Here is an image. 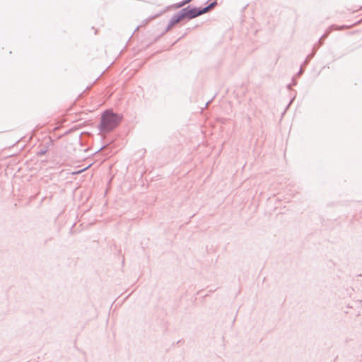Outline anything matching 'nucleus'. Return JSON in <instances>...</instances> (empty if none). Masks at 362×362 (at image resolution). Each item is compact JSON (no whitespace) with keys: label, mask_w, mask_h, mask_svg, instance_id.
<instances>
[{"label":"nucleus","mask_w":362,"mask_h":362,"mask_svg":"<svg viewBox=\"0 0 362 362\" xmlns=\"http://www.w3.org/2000/svg\"><path fill=\"white\" fill-rule=\"evenodd\" d=\"M122 119V114L116 113L112 110L107 109L102 113L98 128L100 132L110 133L119 126Z\"/></svg>","instance_id":"f257e3e1"},{"label":"nucleus","mask_w":362,"mask_h":362,"mask_svg":"<svg viewBox=\"0 0 362 362\" xmlns=\"http://www.w3.org/2000/svg\"><path fill=\"white\" fill-rule=\"evenodd\" d=\"M178 13L182 21H189L202 15L200 8L192 5H188L187 7L180 10Z\"/></svg>","instance_id":"f03ea898"},{"label":"nucleus","mask_w":362,"mask_h":362,"mask_svg":"<svg viewBox=\"0 0 362 362\" xmlns=\"http://www.w3.org/2000/svg\"><path fill=\"white\" fill-rule=\"evenodd\" d=\"M53 145V140L50 136L45 137L42 142L37 147V152L36 153L37 156H42L45 155L49 147Z\"/></svg>","instance_id":"7ed1b4c3"},{"label":"nucleus","mask_w":362,"mask_h":362,"mask_svg":"<svg viewBox=\"0 0 362 362\" xmlns=\"http://www.w3.org/2000/svg\"><path fill=\"white\" fill-rule=\"evenodd\" d=\"M182 21V20L179 13L177 12L176 13H175L170 18L168 25L166 26L163 32H162L161 34L155 39V41L158 40L161 36L164 35L166 33L170 30L176 24H177Z\"/></svg>","instance_id":"20e7f679"},{"label":"nucleus","mask_w":362,"mask_h":362,"mask_svg":"<svg viewBox=\"0 0 362 362\" xmlns=\"http://www.w3.org/2000/svg\"><path fill=\"white\" fill-rule=\"evenodd\" d=\"M218 5V2L216 0H214L211 2H210L205 7H199L201 10V13L205 14L210 11L211 10L214 9L216 6Z\"/></svg>","instance_id":"39448f33"},{"label":"nucleus","mask_w":362,"mask_h":362,"mask_svg":"<svg viewBox=\"0 0 362 362\" xmlns=\"http://www.w3.org/2000/svg\"><path fill=\"white\" fill-rule=\"evenodd\" d=\"M186 4H187V1L183 0V1H180V2H178V3H176V4H173L172 6V7L174 8H180L181 7H183Z\"/></svg>","instance_id":"423d86ee"},{"label":"nucleus","mask_w":362,"mask_h":362,"mask_svg":"<svg viewBox=\"0 0 362 362\" xmlns=\"http://www.w3.org/2000/svg\"><path fill=\"white\" fill-rule=\"evenodd\" d=\"M163 13V11H162V12H161L160 13H159V14H157V15H156V16H151V17H150V18H147V19L146 20V23H148V22H149L150 21H151V20L154 19L155 18H156V17L159 16L160 15H161Z\"/></svg>","instance_id":"0eeeda50"},{"label":"nucleus","mask_w":362,"mask_h":362,"mask_svg":"<svg viewBox=\"0 0 362 362\" xmlns=\"http://www.w3.org/2000/svg\"><path fill=\"white\" fill-rule=\"evenodd\" d=\"M327 34L325 33V34H324V35H323L320 38V40H319V43H320V45H322V43H323V40H324V39H325V37H327Z\"/></svg>","instance_id":"6e6552de"},{"label":"nucleus","mask_w":362,"mask_h":362,"mask_svg":"<svg viewBox=\"0 0 362 362\" xmlns=\"http://www.w3.org/2000/svg\"><path fill=\"white\" fill-rule=\"evenodd\" d=\"M304 71V68L303 65L300 66L299 71L297 73V76H300Z\"/></svg>","instance_id":"1a4fd4ad"},{"label":"nucleus","mask_w":362,"mask_h":362,"mask_svg":"<svg viewBox=\"0 0 362 362\" xmlns=\"http://www.w3.org/2000/svg\"><path fill=\"white\" fill-rule=\"evenodd\" d=\"M310 59H308V58H306V59L305 60V62L304 64H307L308 62H309Z\"/></svg>","instance_id":"9d476101"},{"label":"nucleus","mask_w":362,"mask_h":362,"mask_svg":"<svg viewBox=\"0 0 362 362\" xmlns=\"http://www.w3.org/2000/svg\"><path fill=\"white\" fill-rule=\"evenodd\" d=\"M312 57H313V55H312V54H310V55H308V56L307 57V58H308V59H310V58H311Z\"/></svg>","instance_id":"9b49d317"},{"label":"nucleus","mask_w":362,"mask_h":362,"mask_svg":"<svg viewBox=\"0 0 362 362\" xmlns=\"http://www.w3.org/2000/svg\"><path fill=\"white\" fill-rule=\"evenodd\" d=\"M185 34H184L182 37H179V39L177 40H181V38H182L185 36Z\"/></svg>","instance_id":"f8f14e48"},{"label":"nucleus","mask_w":362,"mask_h":362,"mask_svg":"<svg viewBox=\"0 0 362 362\" xmlns=\"http://www.w3.org/2000/svg\"><path fill=\"white\" fill-rule=\"evenodd\" d=\"M105 147V146H103V147H101V148H100V150H101V149L104 148Z\"/></svg>","instance_id":"ddd939ff"},{"label":"nucleus","mask_w":362,"mask_h":362,"mask_svg":"<svg viewBox=\"0 0 362 362\" xmlns=\"http://www.w3.org/2000/svg\"><path fill=\"white\" fill-rule=\"evenodd\" d=\"M293 85H296V82L294 81V80L293 79Z\"/></svg>","instance_id":"4468645a"},{"label":"nucleus","mask_w":362,"mask_h":362,"mask_svg":"<svg viewBox=\"0 0 362 362\" xmlns=\"http://www.w3.org/2000/svg\"><path fill=\"white\" fill-rule=\"evenodd\" d=\"M129 297V295H127V297H125V299H127V298Z\"/></svg>","instance_id":"2eb2a0df"},{"label":"nucleus","mask_w":362,"mask_h":362,"mask_svg":"<svg viewBox=\"0 0 362 362\" xmlns=\"http://www.w3.org/2000/svg\"><path fill=\"white\" fill-rule=\"evenodd\" d=\"M129 297V295H127V297H125V299H127V298Z\"/></svg>","instance_id":"dca6fc26"},{"label":"nucleus","mask_w":362,"mask_h":362,"mask_svg":"<svg viewBox=\"0 0 362 362\" xmlns=\"http://www.w3.org/2000/svg\"><path fill=\"white\" fill-rule=\"evenodd\" d=\"M129 297V295H127V297H125V299H127V298Z\"/></svg>","instance_id":"f3484780"},{"label":"nucleus","mask_w":362,"mask_h":362,"mask_svg":"<svg viewBox=\"0 0 362 362\" xmlns=\"http://www.w3.org/2000/svg\"><path fill=\"white\" fill-rule=\"evenodd\" d=\"M288 88H291V84L288 85Z\"/></svg>","instance_id":"a211bd4d"}]
</instances>
